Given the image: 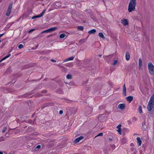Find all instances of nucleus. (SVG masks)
I'll use <instances>...</instances> for the list:
<instances>
[{
    "instance_id": "nucleus-30",
    "label": "nucleus",
    "mask_w": 154,
    "mask_h": 154,
    "mask_svg": "<svg viewBox=\"0 0 154 154\" xmlns=\"http://www.w3.org/2000/svg\"><path fill=\"white\" fill-rule=\"evenodd\" d=\"M121 125H119L117 126V128L118 129H121Z\"/></svg>"
},
{
    "instance_id": "nucleus-20",
    "label": "nucleus",
    "mask_w": 154,
    "mask_h": 154,
    "mask_svg": "<svg viewBox=\"0 0 154 154\" xmlns=\"http://www.w3.org/2000/svg\"><path fill=\"white\" fill-rule=\"evenodd\" d=\"M139 65L140 68H141L142 65V61L141 59L139 60Z\"/></svg>"
},
{
    "instance_id": "nucleus-3",
    "label": "nucleus",
    "mask_w": 154,
    "mask_h": 154,
    "mask_svg": "<svg viewBox=\"0 0 154 154\" xmlns=\"http://www.w3.org/2000/svg\"><path fill=\"white\" fill-rule=\"evenodd\" d=\"M148 69L149 73L151 75H154V66L151 62H149L148 65Z\"/></svg>"
},
{
    "instance_id": "nucleus-33",
    "label": "nucleus",
    "mask_w": 154,
    "mask_h": 154,
    "mask_svg": "<svg viewBox=\"0 0 154 154\" xmlns=\"http://www.w3.org/2000/svg\"><path fill=\"white\" fill-rule=\"evenodd\" d=\"M36 16V18H39V17H42V16H41V15L40 14H39V15H38L37 16Z\"/></svg>"
},
{
    "instance_id": "nucleus-4",
    "label": "nucleus",
    "mask_w": 154,
    "mask_h": 154,
    "mask_svg": "<svg viewBox=\"0 0 154 154\" xmlns=\"http://www.w3.org/2000/svg\"><path fill=\"white\" fill-rule=\"evenodd\" d=\"M12 4L11 3L10 4V5H9L8 8V10L7 11V12L6 13V15L8 16L10 15L11 10L12 9Z\"/></svg>"
},
{
    "instance_id": "nucleus-27",
    "label": "nucleus",
    "mask_w": 154,
    "mask_h": 154,
    "mask_svg": "<svg viewBox=\"0 0 154 154\" xmlns=\"http://www.w3.org/2000/svg\"><path fill=\"white\" fill-rule=\"evenodd\" d=\"M104 107V106H99V108L100 109H103Z\"/></svg>"
},
{
    "instance_id": "nucleus-43",
    "label": "nucleus",
    "mask_w": 154,
    "mask_h": 154,
    "mask_svg": "<svg viewBox=\"0 0 154 154\" xmlns=\"http://www.w3.org/2000/svg\"><path fill=\"white\" fill-rule=\"evenodd\" d=\"M109 140L110 141H112V139L111 138H109Z\"/></svg>"
},
{
    "instance_id": "nucleus-18",
    "label": "nucleus",
    "mask_w": 154,
    "mask_h": 154,
    "mask_svg": "<svg viewBox=\"0 0 154 154\" xmlns=\"http://www.w3.org/2000/svg\"><path fill=\"white\" fill-rule=\"evenodd\" d=\"M98 35L101 38H102L103 39H104L105 38V37L104 36L103 34L101 33V32H99L98 34Z\"/></svg>"
},
{
    "instance_id": "nucleus-37",
    "label": "nucleus",
    "mask_w": 154,
    "mask_h": 154,
    "mask_svg": "<svg viewBox=\"0 0 154 154\" xmlns=\"http://www.w3.org/2000/svg\"><path fill=\"white\" fill-rule=\"evenodd\" d=\"M51 61L52 62H53V63H54V62H56V60H54L53 59H51Z\"/></svg>"
},
{
    "instance_id": "nucleus-16",
    "label": "nucleus",
    "mask_w": 154,
    "mask_h": 154,
    "mask_svg": "<svg viewBox=\"0 0 154 154\" xmlns=\"http://www.w3.org/2000/svg\"><path fill=\"white\" fill-rule=\"evenodd\" d=\"M57 29V27H53L49 29L50 32H51L52 31H54Z\"/></svg>"
},
{
    "instance_id": "nucleus-28",
    "label": "nucleus",
    "mask_w": 154,
    "mask_h": 154,
    "mask_svg": "<svg viewBox=\"0 0 154 154\" xmlns=\"http://www.w3.org/2000/svg\"><path fill=\"white\" fill-rule=\"evenodd\" d=\"M111 146L113 149H114L115 148V146L114 145H111Z\"/></svg>"
},
{
    "instance_id": "nucleus-8",
    "label": "nucleus",
    "mask_w": 154,
    "mask_h": 154,
    "mask_svg": "<svg viewBox=\"0 0 154 154\" xmlns=\"http://www.w3.org/2000/svg\"><path fill=\"white\" fill-rule=\"evenodd\" d=\"M137 145L138 146H140L142 143V141L139 137H137Z\"/></svg>"
},
{
    "instance_id": "nucleus-48",
    "label": "nucleus",
    "mask_w": 154,
    "mask_h": 154,
    "mask_svg": "<svg viewBox=\"0 0 154 154\" xmlns=\"http://www.w3.org/2000/svg\"><path fill=\"white\" fill-rule=\"evenodd\" d=\"M101 56H102V55H99V56H100V57H101Z\"/></svg>"
},
{
    "instance_id": "nucleus-44",
    "label": "nucleus",
    "mask_w": 154,
    "mask_h": 154,
    "mask_svg": "<svg viewBox=\"0 0 154 154\" xmlns=\"http://www.w3.org/2000/svg\"><path fill=\"white\" fill-rule=\"evenodd\" d=\"M3 152L1 151H0V154H3Z\"/></svg>"
},
{
    "instance_id": "nucleus-40",
    "label": "nucleus",
    "mask_w": 154,
    "mask_h": 154,
    "mask_svg": "<svg viewBox=\"0 0 154 154\" xmlns=\"http://www.w3.org/2000/svg\"><path fill=\"white\" fill-rule=\"evenodd\" d=\"M36 18V16H33V17H32V19H34L35 18Z\"/></svg>"
},
{
    "instance_id": "nucleus-1",
    "label": "nucleus",
    "mask_w": 154,
    "mask_h": 154,
    "mask_svg": "<svg viewBox=\"0 0 154 154\" xmlns=\"http://www.w3.org/2000/svg\"><path fill=\"white\" fill-rule=\"evenodd\" d=\"M136 4V0H131L130 1L128 8L129 12H131L135 9Z\"/></svg>"
},
{
    "instance_id": "nucleus-46",
    "label": "nucleus",
    "mask_w": 154,
    "mask_h": 154,
    "mask_svg": "<svg viewBox=\"0 0 154 154\" xmlns=\"http://www.w3.org/2000/svg\"><path fill=\"white\" fill-rule=\"evenodd\" d=\"M11 23V25L12 24H13L14 23L12 22V23Z\"/></svg>"
},
{
    "instance_id": "nucleus-38",
    "label": "nucleus",
    "mask_w": 154,
    "mask_h": 154,
    "mask_svg": "<svg viewBox=\"0 0 154 154\" xmlns=\"http://www.w3.org/2000/svg\"><path fill=\"white\" fill-rule=\"evenodd\" d=\"M4 35V33L2 34H0V38L2 37L3 35Z\"/></svg>"
},
{
    "instance_id": "nucleus-2",
    "label": "nucleus",
    "mask_w": 154,
    "mask_h": 154,
    "mask_svg": "<svg viewBox=\"0 0 154 154\" xmlns=\"http://www.w3.org/2000/svg\"><path fill=\"white\" fill-rule=\"evenodd\" d=\"M154 94L151 97L150 99L149 102L147 106V109L149 111H150L153 108L154 105Z\"/></svg>"
},
{
    "instance_id": "nucleus-13",
    "label": "nucleus",
    "mask_w": 154,
    "mask_h": 154,
    "mask_svg": "<svg viewBox=\"0 0 154 154\" xmlns=\"http://www.w3.org/2000/svg\"><path fill=\"white\" fill-rule=\"evenodd\" d=\"M96 32V30L95 29H92L88 31V33L89 34H95Z\"/></svg>"
},
{
    "instance_id": "nucleus-11",
    "label": "nucleus",
    "mask_w": 154,
    "mask_h": 154,
    "mask_svg": "<svg viewBox=\"0 0 154 154\" xmlns=\"http://www.w3.org/2000/svg\"><path fill=\"white\" fill-rule=\"evenodd\" d=\"M83 138L84 137H83L80 136L78 138L75 139V143H78L80 140H82Z\"/></svg>"
},
{
    "instance_id": "nucleus-15",
    "label": "nucleus",
    "mask_w": 154,
    "mask_h": 154,
    "mask_svg": "<svg viewBox=\"0 0 154 154\" xmlns=\"http://www.w3.org/2000/svg\"><path fill=\"white\" fill-rule=\"evenodd\" d=\"M123 94L124 96H126V88L125 87V85L124 84L123 86Z\"/></svg>"
},
{
    "instance_id": "nucleus-7",
    "label": "nucleus",
    "mask_w": 154,
    "mask_h": 154,
    "mask_svg": "<svg viewBox=\"0 0 154 154\" xmlns=\"http://www.w3.org/2000/svg\"><path fill=\"white\" fill-rule=\"evenodd\" d=\"M52 51L50 50H45L41 52V54H49Z\"/></svg>"
},
{
    "instance_id": "nucleus-41",
    "label": "nucleus",
    "mask_w": 154,
    "mask_h": 154,
    "mask_svg": "<svg viewBox=\"0 0 154 154\" xmlns=\"http://www.w3.org/2000/svg\"><path fill=\"white\" fill-rule=\"evenodd\" d=\"M133 120H136V118H135V117L134 118H133Z\"/></svg>"
},
{
    "instance_id": "nucleus-23",
    "label": "nucleus",
    "mask_w": 154,
    "mask_h": 154,
    "mask_svg": "<svg viewBox=\"0 0 154 154\" xmlns=\"http://www.w3.org/2000/svg\"><path fill=\"white\" fill-rule=\"evenodd\" d=\"M45 10H44L43 11H42V12L40 14L41 15V16H43V15L45 13Z\"/></svg>"
},
{
    "instance_id": "nucleus-29",
    "label": "nucleus",
    "mask_w": 154,
    "mask_h": 154,
    "mask_svg": "<svg viewBox=\"0 0 154 154\" xmlns=\"http://www.w3.org/2000/svg\"><path fill=\"white\" fill-rule=\"evenodd\" d=\"M6 129H7V128L6 127H5L3 129V130H2V132L3 133H4V132H5V131L6 130Z\"/></svg>"
},
{
    "instance_id": "nucleus-42",
    "label": "nucleus",
    "mask_w": 154,
    "mask_h": 154,
    "mask_svg": "<svg viewBox=\"0 0 154 154\" xmlns=\"http://www.w3.org/2000/svg\"><path fill=\"white\" fill-rule=\"evenodd\" d=\"M45 32H46L45 31V30L44 31L42 32V33H45Z\"/></svg>"
},
{
    "instance_id": "nucleus-9",
    "label": "nucleus",
    "mask_w": 154,
    "mask_h": 154,
    "mask_svg": "<svg viewBox=\"0 0 154 154\" xmlns=\"http://www.w3.org/2000/svg\"><path fill=\"white\" fill-rule=\"evenodd\" d=\"M125 58L128 61L129 60L130 58V54L129 53L127 52L126 53Z\"/></svg>"
},
{
    "instance_id": "nucleus-22",
    "label": "nucleus",
    "mask_w": 154,
    "mask_h": 154,
    "mask_svg": "<svg viewBox=\"0 0 154 154\" xmlns=\"http://www.w3.org/2000/svg\"><path fill=\"white\" fill-rule=\"evenodd\" d=\"M72 78V75L70 74H68L66 76V78L68 79H71Z\"/></svg>"
},
{
    "instance_id": "nucleus-12",
    "label": "nucleus",
    "mask_w": 154,
    "mask_h": 154,
    "mask_svg": "<svg viewBox=\"0 0 154 154\" xmlns=\"http://www.w3.org/2000/svg\"><path fill=\"white\" fill-rule=\"evenodd\" d=\"M126 100L129 103H130L133 100V97L131 96H128L126 97Z\"/></svg>"
},
{
    "instance_id": "nucleus-6",
    "label": "nucleus",
    "mask_w": 154,
    "mask_h": 154,
    "mask_svg": "<svg viewBox=\"0 0 154 154\" xmlns=\"http://www.w3.org/2000/svg\"><path fill=\"white\" fill-rule=\"evenodd\" d=\"M121 21L122 23L125 26H126L128 24V20L123 19Z\"/></svg>"
},
{
    "instance_id": "nucleus-49",
    "label": "nucleus",
    "mask_w": 154,
    "mask_h": 154,
    "mask_svg": "<svg viewBox=\"0 0 154 154\" xmlns=\"http://www.w3.org/2000/svg\"><path fill=\"white\" fill-rule=\"evenodd\" d=\"M1 40L0 39V43H1Z\"/></svg>"
},
{
    "instance_id": "nucleus-34",
    "label": "nucleus",
    "mask_w": 154,
    "mask_h": 154,
    "mask_svg": "<svg viewBox=\"0 0 154 154\" xmlns=\"http://www.w3.org/2000/svg\"><path fill=\"white\" fill-rule=\"evenodd\" d=\"M4 140V139L3 137L0 138V142Z\"/></svg>"
},
{
    "instance_id": "nucleus-32",
    "label": "nucleus",
    "mask_w": 154,
    "mask_h": 154,
    "mask_svg": "<svg viewBox=\"0 0 154 154\" xmlns=\"http://www.w3.org/2000/svg\"><path fill=\"white\" fill-rule=\"evenodd\" d=\"M121 129H118L117 130V131L119 132V134H121Z\"/></svg>"
},
{
    "instance_id": "nucleus-35",
    "label": "nucleus",
    "mask_w": 154,
    "mask_h": 154,
    "mask_svg": "<svg viewBox=\"0 0 154 154\" xmlns=\"http://www.w3.org/2000/svg\"><path fill=\"white\" fill-rule=\"evenodd\" d=\"M45 31L46 32H50L49 29H48L46 30Z\"/></svg>"
},
{
    "instance_id": "nucleus-19",
    "label": "nucleus",
    "mask_w": 154,
    "mask_h": 154,
    "mask_svg": "<svg viewBox=\"0 0 154 154\" xmlns=\"http://www.w3.org/2000/svg\"><path fill=\"white\" fill-rule=\"evenodd\" d=\"M139 112L141 114L143 112L142 110V108L141 106H139L138 108Z\"/></svg>"
},
{
    "instance_id": "nucleus-24",
    "label": "nucleus",
    "mask_w": 154,
    "mask_h": 154,
    "mask_svg": "<svg viewBox=\"0 0 154 154\" xmlns=\"http://www.w3.org/2000/svg\"><path fill=\"white\" fill-rule=\"evenodd\" d=\"M23 47V46L22 44H20L18 46V48L19 49H21Z\"/></svg>"
},
{
    "instance_id": "nucleus-26",
    "label": "nucleus",
    "mask_w": 154,
    "mask_h": 154,
    "mask_svg": "<svg viewBox=\"0 0 154 154\" xmlns=\"http://www.w3.org/2000/svg\"><path fill=\"white\" fill-rule=\"evenodd\" d=\"M117 63V60H115L114 62H113V63L112 64V65H116Z\"/></svg>"
},
{
    "instance_id": "nucleus-14",
    "label": "nucleus",
    "mask_w": 154,
    "mask_h": 154,
    "mask_svg": "<svg viewBox=\"0 0 154 154\" xmlns=\"http://www.w3.org/2000/svg\"><path fill=\"white\" fill-rule=\"evenodd\" d=\"M11 56V54H8L7 56H6L4 58H3L2 59L0 60V62H1L3 60H5L6 59H7V58H8V57H10Z\"/></svg>"
},
{
    "instance_id": "nucleus-47",
    "label": "nucleus",
    "mask_w": 154,
    "mask_h": 154,
    "mask_svg": "<svg viewBox=\"0 0 154 154\" xmlns=\"http://www.w3.org/2000/svg\"><path fill=\"white\" fill-rule=\"evenodd\" d=\"M128 123H130V121L129 120L128 121Z\"/></svg>"
},
{
    "instance_id": "nucleus-17",
    "label": "nucleus",
    "mask_w": 154,
    "mask_h": 154,
    "mask_svg": "<svg viewBox=\"0 0 154 154\" xmlns=\"http://www.w3.org/2000/svg\"><path fill=\"white\" fill-rule=\"evenodd\" d=\"M59 37L60 38H61V39L63 38H64L65 37H66V35H65V34H64V33L62 34H60L59 35Z\"/></svg>"
},
{
    "instance_id": "nucleus-31",
    "label": "nucleus",
    "mask_w": 154,
    "mask_h": 154,
    "mask_svg": "<svg viewBox=\"0 0 154 154\" xmlns=\"http://www.w3.org/2000/svg\"><path fill=\"white\" fill-rule=\"evenodd\" d=\"M59 114H60V115H61L63 113V110H60V111H59Z\"/></svg>"
},
{
    "instance_id": "nucleus-21",
    "label": "nucleus",
    "mask_w": 154,
    "mask_h": 154,
    "mask_svg": "<svg viewBox=\"0 0 154 154\" xmlns=\"http://www.w3.org/2000/svg\"><path fill=\"white\" fill-rule=\"evenodd\" d=\"M78 29L79 30L82 31L84 30V27L82 26H78Z\"/></svg>"
},
{
    "instance_id": "nucleus-36",
    "label": "nucleus",
    "mask_w": 154,
    "mask_h": 154,
    "mask_svg": "<svg viewBox=\"0 0 154 154\" xmlns=\"http://www.w3.org/2000/svg\"><path fill=\"white\" fill-rule=\"evenodd\" d=\"M41 148V146L40 145H38L37 146L36 148L37 149H39Z\"/></svg>"
},
{
    "instance_id": "nucleus-39",
    "label": "nucleus",
    "mask_w": 154,
    "mask_h": 154,
    "mask_svg": "<svg viewBox=\"0 0 154 154\" xmlns=\"http://www.w3.org/2000/svg\"><path fill=\"white\" fill-rule=\"evenodd\" d=\"M35 29H31L29 31V32H31L32 31H33Z\"/></svg>"
},
{
    "instance_id": "nucleus-25",
    "label": "nucleus",
    "mask_w": 154,
    "mask_h": 154,
    "mask_svg": "<svg viewBox=\"0 0 154 154\" xmlns=\"http://www.w3.org/2000/svg\"><path fill=\"white\" fill-rule=\"evenodd\" d=\"M103 134V133H100L97 136H96V137L98 136H102Z\"/></svg>"
},
{
    "instance_id": "nucleus-10",
    "label": "nucleus",
    "mask_w": 154,
    "mask_h": 154,
    "mask_svg": "<svg viewBox=\"0 0 154 154\" xmlns=\"http://www.w3.org/2000/svg\"><path fill=\"white\" fill-rule=\"evenodd\" d=\"M74 57H71L64 60L63 62H65L70 60H73Z\"/></svg>"
},
{
    "instance_id": "nucleus-45",
    "label": "nucleus",
    "mask_w": 154,
    "mask_h": 154,
    "mask_svg": "<svg viewBox=\"0 0 154 154\" xmlns=\"http://www.w3.org/2000/svg\"><path fill=\"white\" fill-rule=\"evenodd\" d=\"M131 145L133 146L134 145V144L133 143H131Z\"/></svg>"
},
{
    "instance_id": "nucleus-5",
    "label": "nucleus",
    "mask_w": 154,
    "mask_h": 154,
    "mask_svg": "<svg viewBox=\"0 0 154 154\" xmlns=\"http://www.w3.org/2000/svg\"><path fill=\"white\" fill-rule=\"evenodd\" d=\"M118 107L121 109L123 110L125 108V105L124 104L120 103L118 105Z\"/></svg>"
}]
</instances>
